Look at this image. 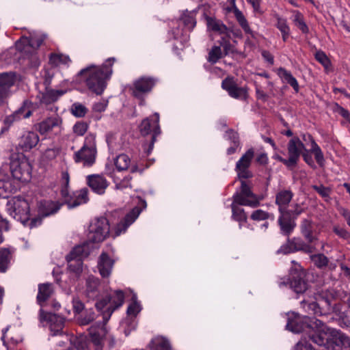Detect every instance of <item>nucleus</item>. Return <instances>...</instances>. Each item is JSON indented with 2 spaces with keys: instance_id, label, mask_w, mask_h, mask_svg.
<instances>
[{
  "instance_id": "obj_1",
  "label": "nucleus",
  "mask_w": 350,
  "mask_h": 350,
  "mask_svg": "<svg viewBox=\"0 0 350 350\" xmlns=\"http://www.w3.org/2000/svg\"><path fill=\"white\" fill-rule=\"evenodd\" d=\"M115 62L114 57H109L100 66L90 64L77 73L76 80L83 83L92 92L100 95L111 77Z\"/></svg>"
},
{
  "instance_id": "obj_2",
  "label": "nucleus",
  "mask_w": 350,
  "mask_h": 350,
  "mask_svg": "<svg viewBox=\"0 0 350 350\" xmlns=\"http://www.w3.org/2000/svg\"><path fill=\"white\" fill-rule=\"evenodd\" d=\"M312 325L308 337L318 346L327 350H342L349 345L347 336L340 331L328 327L322 321L317 319Z\"/></svg>"
},
{
  "instance_id": "obj_3",
  "label": "nucleus",
  "mask_w": 350,
  "mask_h": 350,
  "mask_svg": "<svg viewBox=\"0 0 350 350\" xmlns=\"http://www.w3.org/2000/svg\"><path fill=\"white\" fill-rule=\"evenodd\" d=\"M124 299V295L123 292L122 291H116L114 297H111V304L103 314L102 321L96 322L88 329L90 339L97 350H100L102 348L104 338L107 332L105 324L113 311L123 304Z\"/></svg>"
},
{
  "instance_id": "obj_4",
  "label": "nucleus",
  "mask_w": 350,
  "mask_h": 350,
  "mask_svg": "<svg viewBox=\"0 0 350 350\" xmlns=\"http://www.w3.org/2000/svg\"><path fill=\"white\" fill-rule=\"evenodd\" d=\"M262 199V198L256 196L252 191L251 187L246 181H241L240 191L234 194L233 203L231 205L234 219L238 221L247 220V215L244 209L237 204L255 208L259 206Z\"/></svg>"
},
{
  "instance_id": "obj_5",
  "label": "nucleus",
  "mask_w": 350,
  "mask_h": 350,
  "mask_svg": "<svg viewBox=\"0 0 350 350\" xmlns=\"http://www.w3.org/2000/svg\"><path fill=\"white\" fill-rule=\"evenodd\" d=\"M31 168L23 155H12L10 165H3L0 168V187L9 180L10 175L16 180L28 181L31 178Z\"/></svg>"
},
{
  "instance_id": "obj_6",
  "label": "nucleus",
  "mask_w": 350,
  "mask_h": 350,
  "mask_svg": "<svg viewBox=\"0 0 350 350\" xmlns=\"http://www.w3.org/2000/svg\"><path fill=\"white\" fill-rule=\"evenodd\" d=\"M336 292L334 290H325L319 293L315 297V301L301 302L303 309L309 314L319 316L326 315L336 311Z\"/></svg>"
},
{
  "instance_id": "obj_7",
  "label": "nucleus",
  "mask_w": 350,
  "mask_h": 350,
  "mask_svg": "<svg viewBox=\"0 0 350 350\" xmlns=\"http://www.w3.org/2000/svg\"><path fill=\"white\" fill-rule=\"evenodd\" d=\"M8 213L14 219L21 221L23 225H28L30 228L40 223L37 219L29 220V206L27 200L20 196H15L8 200L6 204Z\"/></svg>"
},
{
  "instance_id": "obj_8",
  "label": "nucleus",
  "mask_w": 350,
  "mask_h": 350,
  "mask_svg": "<svg viewBox=\"0 0 350 350\" xmlns=\"http://www.w3.org/2000/svg\"><path fill=\"white\" fill-rule=\"evenodd\" d=\"M97 154L96 136L89 133L85 138L83 146L75 152L73 159L76 163H82L84 166H92L96 161Z\"/></svg>"
},
{
  "instance_id": "obj_9",
  "label": "nucleus",
  "mask_w": 350,
  "mask_h": 350,
  "mask_svg": "<svg viewBox=\"0 0 350 350\" xmlns=\"http://www.w3.org/2000/svg\"><path fill=\"white\" fill-rule=\"evenodd\" d=\"M109 231L110 226L107 218H95L89 226L88 239L93 243L102 242L108 237Z\"/></svg>"
},
{
  "instance_id": "obj_10",
  "label": "nucleus",
  "mask_w": 350,
  "mask_h": 350,
  "mask_svg": "<svg viewBox=\"0 0 350 350\" xmlns=\"http://www.w3.org/2000/svg\"><path fill=\"white\" fill-rule=\"evenodd\" d=\"M288 322L286 327L293 333L305 332L308 336L310 329H312V323L316 320L315 318L308 317H301L294 312L288 313Z\"/></svg>"
},
{
  "instance_id": "obj_11",
  "label": "nucleus",
  "mask_w": 350,
  "mask_h": 350,
  "mask_svg": "<svg viewBox=\"0 0 350 350\" xmlns=\"http://www.w3.org/2000/svg\"><path fill=\"white\" fill-rule=\"evenodd\" d=\"M62 199L63 203L66 204L68 208H76L88 202V189L87 188H82L72 193L63 190L62 191Z\"/></svg>"
},
{
  "instance_id": "obj_12",
  "label": "nucleus",
  "mask_w": 350,
  "mask_h": 350,
  "mask_svg": "<svg viewBox=\"0 0 350 350\" xmlns=\"http://www.w3.org/2000/svg\"><path fill=\"white\" fill-rule=\"evenodd\" d=\"M254 156V151L252 148H250L237 162L235 171L241 182L245 181V179H248L253 176V174L249 168Z\"/></svg>"
},
{
  "instance_id": "obj_13",
  "label": "nucleus",
  "mask_w": 350,
  "mask_h": 350,
  "mask_svg": "<svg viewBox=\"0 0 350 350\" xmlns=\"http://www.w3.org/2000/svg\"><path fill=\"white\" fill-rule=\"evenodd\" d=\"M159 116L158 113H155L152 118L144 119L140 125V132L143 135L149 134L153 131L152 140L149 148L147 150L148 154L152 151L154 143L156 140V137L160 133V128L159 125Z\"/></svg>"
},
{
  "instance_id": "obj_14",
  "label": "nucleus",
  "mask_w": 350,
  "mask_h": 350,
  "mask_svg": "<svg viewBox=\"0 0 350 350\" xmlns=\"http://www.w3.org/2000/svg\"><path fill=\"white\" fill-rule=\"evenodd\" d=\"M303 151H306V149L299 137H294L289 140L287 144V159L291 168L297 165Z\"/></svg>"
},
{
  "instance_id": "obj_15",
  "label": "nucleus",
  "mask_w": 350,
  "mask_h": 350,
  "mask_svg": "<svg viewBox=\"0 0 350 350\" xmlns=\"http://www.w3.org/2000/svg\"><path fill=\"white\" fill-rule=\"evenodd\" d=\"M156 80L152 77H141L133 83L131 88L132 94L140 100V105H144L143 96L149 92L155 85Z\"/></svg>"
},
{
  "instance_id": "obj_16",
  "label": "nucleus",
  "mask_w": 350,
  "mask_h": 350,
  "mask_svg": "<svg viewBox=\"0 0 350 350\" xmlns=\"http://www.w3.org/2000/svg\"><path fill=\"white\" fill-rule=\"evenodd\" d=\"M40 319L41 321H49L50 330L53 336H57L63 333L62 330L64 327V317L55 314L46 313L40 310Z\"/></svg>"
},
{
  "instance_id": "obj_17",
  "label": "nucleus",
  "mask_w": 350,
  "mask_h": 350,
  "mask_svg": "<svg viewBox=\"0 0 350 350\" xmlns=\"http://www.w3.org/2000/svg\"><path fill=\"white\" fill-rule=\"evenodd\" d=\"M141 213L138 207L133 208L124 217L116 226L114 228L115 236L124 233L127 228L136 220Z\"/></svg>"
},
{
  "instance_id": "obj_18",
  "label": "nucleus",
  "mask_w": 350,
  "mask_h": 350,
  "mask_svg": "<svg viewBox=\"0 0 350 350\" xmlns=\"http://www.w3.org/2000/svg\"><path fill=\"white\" fill-rule=\"evenodd\" d=\"M302 275L303 273H298L291 280L282 278L278 282L279 286H289L296 293H303L307 290L308 284L303 279Z\"/></svg>"
},
{
  "instance_id": "obj_19",
  "label": "nucleus",
  "mask_w": 350,
  "mask_h": 350,
  "mask_svg": "<svg viewBox=\"0 0 350 350\" xmlns=\"http://www.w3.org/2000/svg\"><path fill=\"white\" fill-rule=\"evenodd\" d=\"M221 87L232 98L242 99L245 98L247 96L245 89L238 87L232 78L228 77L225 79L221 83Z\"/></svg>"
},
{
  "instance_id": "obj_20",
  "label": "nucleus",
  "mask_w": 350,
  "mask_h": 350,
  "mask_svg": "<svg viewBox=\"0 0 350 350\" xmlns=\"http://www.w3.org/2000/svg\"><path fill=\"white\" fill-rule=\"evenodd\" d=\"M87 183L94 192L99 195L104 193L108 187L106 178L98 174L88 176Z\"/></svg>"
},
{
  "instance_id": "obj_21",
  "label": "nucleus",
  "mask_w": 350,
  "mask_h": 350,
  "mask_svg": "<svg viewBox=\"0 0 350 350\" xmlns=\"http://www.w3.org/2000/svg\"><path fill=\"white\" fill-rule=\"evenodd\" d=\"M62 124V119L58 116L48 118L38 125V130L40 134H46L53 131L54 129L59 128Z\"/></svg>"
},
{
  "instance_id": "obj_22",
  "label": "nucleus",
  "mask_w": 350,
  "mask_h": 350,
  "mask_svg": "<svg viewBox=\"0 0 350 350\" xmlns=\"http://www.w3.org/2000/svg\"><path fill=\"white\" fill-rule=\"evenodd\" d=\"M301 233L305 239L310 243H313L318 240L317 237L314 234V224L312 220L304 219L300 224Z\"/></svg>"
},
{
  "instance_id": "obj_23",
  "label": "nucleus",
  "mask_w": 350,
  "mask_h": 350,
  "mask_svg": "<svg viewBox=\"0 0 350 350\" xmlns=\"http://www.w3.org/2000/svg\"><path fill=\"white\" fill-rule=\"evenodd\" d=\"M39 142L38 135L34 132H26L20 138L18 146L24 151L35 147Z\"/></svg>"
},
{
  "instance_id": "obj_24",
  "label": "nucleus",
  "mask_w": 350,
  "mask_h": 350,
  "mask_svg": "<svg viewBox=\"0 0 350 350\" xmlns=\"http://www.w3.org/2000/svg\"><path fill=\"white\" fill-rule=\"evenodd\" d=\"M293 197L290 190L280 191L275 196V204L278 206L279 213H286L288 204Z\"/></svg>"
},
{
  "instance_id": "obj_25",
  "label": "nucleus",
  "mask_w": 350,
  "mask_h": 350,
  "mask_svg": "<svg viewBox=\"0 0 350 350\" xmlns=\"http://www.w3.org/2000/svg\"><path fill=\"white\" fill-rule=\"evenodd\" d=\"M99 280L94 276H89L86 280L85 294L89 298L94 299L99 295Z\"/></svg>"
},
{
  "instance_id": "obj_26",
  "label": "nucleus",
  "mask_w": 350,
  "mask_h": 350,
  "mask_svg": "<svg viewBox=\"0 0 350 350\" xmlns=\"http://www.w3.org/2000/svg\"><path fill=\"white\" fill-rule=\"evenodd\" d=\"M278 224L282 233L286 235L291 234L296 226L295 219L288 216V212L280 213Z\"/></svg>"
},
{
  "instance_id": "obj_27",
  "label": "nucleus",
  "mask_w": 350,
  "mask_h": 350,
  "mask_svg": "<svg viewBox=\"0 0 350 350\" xmlns=\"http://www.w3.org/2000/svg\"><path fill=\"white\" fill-rule=\"evenodd\" d=\"M223 49L220 46L215 45L208 53V61L212 64L216 63L220 58L224 55H229L232 45H222Z\"/></svg>"
},
{
  "instance_id": "obj_28",
  "label": "nucleus",
  "mask_w": 350,
  "mask_h": 350,
  "mask_svg": "<svg viewBox=\"0 0 350 350\" xmlns=\"http://www.w3.org/2000/svg\"><path fill=\"white\" fill-rule=\"evenodd\" d=\"M113 261L106 253H103L98 261V269L100 274L103 277H108L111 271Z\"/></svg>"
},
{
  "instance_id": "obj_29",
  "label": "nucleus",
  "mask_w": 350,
  "mask_h": 350,
  "mask_svg": "<svg viewBox=\"0 0 350 350\" xmlns=\"http://www.w3.org/2000/svg\"><path fill=\"white\" fill-rule=\"evenodd\" d=\"M114 164L118 171L126 170L129 167L132 173L139 171L138 167L136 165H131V159L125 154L118 155L114 161Z\"/></svg>"
},
{
  "instance_id": "obj_30",
  "label": "nucleus",
  "mask_w": 350,
  "mask_h": 350,
  "mask_svg": "<svg viewBox=\"0 0 350 350\" xmlns=\"http://www.w3.org/2000/svg\"><path fill=\"white\" fill-rule=\"evenodd\" d=\"M62 204V203H59V202L44 200L40 202L39 210L43 216L46 217L57 213L60 209Z\"/></svg>"
},
{
  "instance_id": "obj_31",
  "label": "nucleus",
  "mask_w": 350,
  "mask_h": 350,
  "mask_svg": "<svg viewBox=\"0 0 350 350\" xmlns=\"http://www.w3.org/2000/svg\"><path fill=\"white\" fill-rule=\"evenodd\" d=\"M46 34L38 31H33L30 33L29 37H21L16 41L15 44H42L48 40Z\"/></svg>"
},
{
  "instance_id": "obj_32",
  "label": "nucleus",
  "mask_w": 350,
  "mask_h": 350,
  "mask_svg": "<svg viewBox=\"0 0 350 350\" xmlns=\"http://www.w3.org/2000/svg\"><path fill=\"white\" fill-rule=\"evenodd\" d=\"M31 116V109L27 107V104L25 103L23 107L16 111L13 114L9 116L5 119L7 124H11L16 121L21 119L28 118Z\"/></svg>"
},
{
  "instance_id": "obj_33",
  "label": "nucleus",
  "mask_w": 350,
  "mask_h": 350,
  "mask_svg": "<svg viewBox=\"0 0 350 350\" xmlns=\"http://www.w3.org/2000/svg\"><path fill=\"white\" fill-rule=\"evenodd\" d=\"M53 285L50 283H44L38 285V293L37 295V301L42 306V303L46 301L53 294Z\"/></svg>"
},
{
  "instance_id": "obj_34",
  "label": "nucleus",
  "mask_w": 350,
  "mask_h": 350,
  "mask_svg": "<svg viewBox=\"0 0 350 350\" xmlns=\"http://www.w3.org/2000/svg\"><path fill=\"white\" fill-rule=\"evenodd\" d=\"M291 245L295 252L301 251L306 254H311L316 250V247L312 243L305 242L301 239H293Z\"/></svg>"
},
{
  "instance_id": "obj_35",
  "label": "nucleus",
  "mask_w": 350,
  "mask_h": 350,
  "mask_svg": "<svg viewBox=\"0 0 350 350\" xmlns=\"http://www.w3.org/2000/svg\"><path fill=\"white\" fill-rule=\"evenodd\" d=\"M277 74L284 83L289 84L296 92L299 91L298 82L289 71L284 68H280L278 69Z\"/></svg>"
},
{
  "instance_id": "obj_36",
  "label": "nucleus",
  "mask_w": 350,
  "mask_h": 350,
  "mask_svg": "<svg viewBox=\"0 0 350 350\" xmlns=\"http://www.w3.org/2000/svg\"><path fill=\"white\" fill-rule=\"evenodd\" d=\"M16 80V75L14 72L0 73V88L10 90V88L15 84Z\"/></svg>"
},
{
  "instance_id": "obj_37",
  "label": "nucleus",
  "mask_w": 350,
  "mask_h": 350,
  "mask_svg": "<svg viewBox=\"0 0 350 350\" xmlns=\"http://www.w3.org/2000/svg\"><path fill=\"white\" fill-rule=\"evenodd\" d=\"M90 254V247L88 243H83V245H77L75 247L70 254L66 256V259H77L81 258V260L87 257Z\"/></svg>"
},
{
  "instance_id": "obj_38",
  "label": "nucleus",
  "mask_w": 350,
  "mask_h": 350,
  "mask_svg": "<svg viewBox=\"0 0 350 350\" xmlns=\"http://www.w3.org/2000/svg\"><path fill=\"white\" fill-rule=\"evenodd\" d=\"M206 25L209 30L224 34L227 31L226 26L219 20L215 18L206 16Z\"/></svg>"
},
{
  "instance_id": "obj_39",
  "label": "nucleus",
  "mask_w": 350,
  "mask_h": 350,
  "mask_svg": "<svg viewBox=\"0 0 350 350\" xmlns=\"http://www.w3.org/2000/svg\"><path fill=\"white\" fill-rule=\"evenodd\" d=\"M311 261L319 269H325L327 266L330 269H334L336 265L330 263L329 264V259L323 254H312L310 256Z\"/></svg>"
},
{
  "instance_id": "obj_40",
  "label": "nucleus",
  "mask_w": 350,
  "mask_h": 350,
  "mask_svg": "<svg viewBox=\"0 0 350 350\" xmlns=\"http://www.w3.org/2000/svg\"><path fill=\"white\" fill-rule=\"evenodd\" d=\"M291 19L294 25L301 31V32L307 33L308 31V27L306 24L304 17L301 12L297 10H294L293 12Z\"/></svg>"
},
{
  "instance_id": "obj_41",
  "label": "nucleus",
  "mask_w": 350,
  "mask_h": 350,
  "mask_svg": "<svg viewBox=\"0 0 350 350\" xmlns=\"http://www.w3.org/2000/svg\"><path fill=\"white\" fill-rule=\"evenodd\" d=\"M62 94L63 92L55 91L53 90H47L42 94L40 100L41 103L48 105L55 102Z\"/></svg>"
},
{
  "instance_id": "obj_42",
  "label": "nucleus",
  "mask_w": 350,
  "mask_h": 350,
  "mask_svg": "<svg viewBox=\"0 0 350 350\" xmlns=\"http://www.w3.org/2000/svg\"><path fill=\"white\" fill-rule=\"evenodd\" d=\"M277 20L276 26L280 31L284 42H287L290 35V28L287 24L286 19L280 17L278 15H275Z\"/></svg>"
},
{
  "instance_id": "obj_43",
  "label": "nucleus",
  "mask_w": 350,
  "mask_h": 350,
  "mask_svg": "<svg viewBox=\"0 0 350 350\" xmlns=\"http://www.w3.org/2000/svg\"><path fill=\"white\" fill-rule=\"evenodd\" d=\"M68 261V269L77 277H79L83 271V262L81 258L66 259Z\"/></svg>"
},
{
  "instance_id": "obj_44",
  "label": "nucleus",
  "mask_w": 350,
  "mask_h": 350,
  "mask_svg": "<svg viewBox=\"0 0 350 350\" xmlns=\"http://www.w3.org/2000/svg\"><path fill=\"white\" fill-rule=\"evenodd\" d=\"M234 14L240 26L243 28L246 33H252L249 27L248 23L243 14L242 12L240 11L236 6L234 7L233 10Z\"/></svg>"
},
{
  "instance_id": "obj_45",
  "label": "nucleus",
  "mask_w": 350,
  "mask_h": 350,
  "mask_svg": "<svg viewBox=\"0 0 350 350\" xmlns=\"http://www.w3.org/2000/svg\"><path fill=\"white\" fill-rule=\"evenodd\" d=\"M194 15L195 11H185L182 15L181 21H183L185 27L189 30H191L196 26V21L194 18Z\"/></svg>"
},
{
  "instance_id": "obj_46",
  "label": "nucleus",
  "mask_w": 350,
  "mask_h": 350,
  "mask_svg": "<svg viewBox=\"0 0 350 350\" xmlns=\"http://www.w3.org/2000/svg\"><path fill=\"white\" fill-rule=\"evenodd\" d=\"M61 149L58 146H53L47 148L42 154V160L49 162L55 160L60 154Z\"/></svg>"
},
{
  "instance_id": "obj_47",
  "label": "nucleus",
  "mask_w": 350,
  "mask_h": 350,
  "mask_svg": "<svg viewBox=\"0 0 350 350\" xmlns=\"http://www.w3.org/2000/svg\"><path fill=\"white\" fill-rule=\"evenodd\" d=\"M152 348L154 350H170L168 340L163 337H157L152 340Z\"/></svg>"
},
{
  "instance_id": "obj_48",
  "label": "nucleus",
  "mask_w": 350,
  "mask_h": 350,
  "mask_svg": "<svg viewBox=\"0 0 350 350\" xmlns=\"http://www.w3.org/2000/svg\"><path fill=\"white\" fill-rule=\"evenodd\" d=\"M11 259V253L8 249L0 250V271L5 272Z\"/></svg>"
},
{
  "instance_id": "obj_49",
  "label": "nucleus",
  "mask_w": 350,
  "mask_h": 350,
  "mask_svg": "<svg viewBox=\"0 0 350 350\" xmlns=\"http://www.w3.org/2000/svg\"><path fill=\"white\" fill-rule=\"evenodd\" d=\"M50 62L55 65L62 64L68 66L71 63V59L68 55L55 53L50 55Z\"/></svg>"
},
{
  "instance_id": "obj_50",
  "label": "nucleus",
  "mask_w": 350,
  "mask_h": 350,
  "mask_svg": "<svg viewBox=\"0 0 350 350\" xmlns=\"http://www.w3.org/2000/svg\"><path fill=\"white\" fill-rule=\"evenodd\" d=\"M70 110L72 114L77 118L84 117L88 112V109L79 103L72 104Z\"/></svg>"
},
{
  "instance_id": "obj_51",
  "label": "nucleus",
  "mask_w": 350,
  "mask_h": 350,
  "mask_svg": "<svg viewBox=\"0 0 350 350\" xmlns=\"http://www.w3.org/2000/svg\"><path fill=\"white\" fill-rule=\"evenodd\" d=\"M70 342L77 350L88 349V342L84 336L75 337L71 339Z\"/></svg>"
},
{
  "instance_id": "obj_52",
  "label": "nucleus",
  "mask_w": 350,
  "mask_h": 350,
  "mask_svg": "<svg viewBox=\"0 0 350 350\" xmlns=\"http://www.w3.org/2000/svg\"><path fill=\"white\" fill-rule=\"evenodd\" d=\"M271 217L273 219L274 217L272 214H270L261 209L254 211L251 215V219L254 221H262Z\"/></svg>"
},
{
  "instance_id": "obj_53",
  "label": "nucleus",
  "mask_w": 350,
  "mask_h": 350,
  "mask_svg": "<svg viewBox=\"0 0 350 350\" xmlns=\"http://www.w3.org/2000/svg\"><path fill=\"white\" fill-rule=\"evenodd\" d=\"M312 188L326 201H328L330 199V194L332 191L330 188L325 187L323 185H313Z\"/></svg>"
},
{
  "instance_id": "obj_54",
  "label": "nucleus",
  "mask_w": 350,
  "mask_h": 350,
  "mask_svg": "<svg viewBox=\"0 0 350 350\" xmlns=\"http://www.w3.org/2000/svg\"><path fill=\"white\" fill-rule=\"evenodd\" d=\"M88 129V124L83 121L77 122L74 126H73V132L79 136L83 135Z\"/></svg>"
},
{
  "instance_id": "obj_55",
  "label": "nucleus",
  "mask_w": 350,
  "mask_h": 350,
  "mask_svg": "<svg viewBox=\"0 0 350 350\" xmlns=\"http://www.w3.org/2000/svg\"><path fill=\"white\" fill-rule=\"evenodd\" d=\"M288 216L295 219L300 214L304 212V208L300 204L296 203L292 206V208H287Z\"/></svg>"
},
{
  "instance_id": "obj_56",
  "label": "nucleus",
  "mask_w": 350,
  "mask_h": 350,
  "mask_svg": "<svg viewBox=\"0 0 350 350\" xmlns=\"http://www.w3.org/2000/svg\"><path fill=\"white\" fill-rule=\"evenodd\" d=\"M132 177L131 176H125L122 180L116 183V189L119 190H124L131 188V180Z\"/></svg>"
},
{
  "instance_id": "obj_57",
  "label": "nucleus",
  "mask_w": 350,
  "mask_h": 350,
  "mask_svg": "<svg viewBox=\"0 0 350 350\" xmlns=\"http://www.w3.org/2000/svg\"><path fill=\"white\" fill-rule=\"evenodd\" d=\"M315 58L325 68H329L330 66V61L324 52L321 51H317L315 53Z\"/></svg>"
},
{
  "instance_id": "obj_58",
  "label": "nucleus",
  "mask_w": 350,
  "mask_h": 350,
  "mask_svg": "<svg viewBox=\"0 0 350 350\" xmlns=\"http://www.w3.org/2000/svg\"><path fill=\"white\" fill-rule=\"evenodd\" d=\"M96 319V314L92 310H87L83 317L80 319V323L81 325H88Z\"/></svg>"
},
{
  "instance_id": "obj_59",
  "label": "nucleus",
  "mask_w": 350,
  "mask_h": 350,
  "mask_svg": "<svg viewBox=\"0 0 350 350\" xmlns=\"http://www.w3.org/2000/svg\"><path fill=\"white\" fill-rule=\"evenodd\" d=\"M69 182H70V176L66 171H64L62 173V179H61V184H62V188L60 191V193L62 194V191L63 190H66V191H68V186H69Z\"/></svg>"
},
{
  "instance_id": "obj_60",
  "label": "nucleus",
  "mask_w": 350,
  "mask_h": 350,
  "mask_svg": "<svg viewBox=\"0 0 350 350\" xmlns=\"http://www.w3.org/2000/svg\"><path fill=\"white\" fill-rule=\"evenodd\" d=\"M140 310L141 307L139 304L135 301L129 306L127 308V314L128 315H131L135 317L139 312Z\"/></svg>"
},
{
  "instance_id": "obj_61",
  "label": "nucleus",
  "mask_w": 350,
  "mask_h": 350,
  "mask_svg": "<svg viewBox=\"0 0 350 350\" xmlns=\"http://www.w3.org/2000/svg\"><path fill=\"white\" fill-rule=\"evenodd\" d=\"M293 350H314L310 344H308L306 340L301 339L295 345Z\"/></svg>"
},
{
  "instance_id": "obj_62",
  "label": "nucleus",
  "mask_w": 350,
  "mask_h": 350,
  "mask_svg": "<svg viewBox=\"0 0 350 350\" xmlns=\"http://www.w3.org/2000/svg\"><path fill=\"white\" fill-rule=\"evenodd\" d=\"M293 245H291V240H288V242L280 247L278 250V253H282L284 254H287L289 253L295 252Z\"/></svg>"
},
{
  "instance_id": "obj_63",
  "label": "nucleus",
  "mask_w": 350,
  "mask_h": 350,
  "mask_svg": "<svg viewBox=\"0 0 350 350\" xmlns=\"http://www.w3.org/2000/svg\"><path fill=\"white\" fill-rule=\"evenodd\" d=\"M225 137L228 139H230L232 142V144H235V146H239V137L238 134L232 130H230L226 132Z\"/></svg>"
},
{
  "instance_id": "obj_64",
  "label": "nucleus",
  "mask_w": 350,
  "mask_h": 350,
  "mask_svg": "<svg viewBox=\"0 0 350 350\" xmlns=\"http://www.w3.org/2000/svg\"><path fill=\"white\" fill-rule=\"evenodd\" d=\"M333 230L338 237L342 239H346L349 237V233L342 228H340L339 226H334Z\"/></svg>"
}]
</instances>
